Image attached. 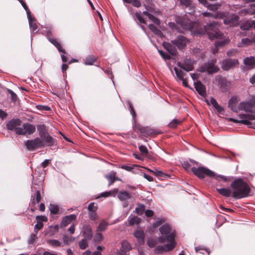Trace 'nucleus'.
I'll return each instance as SVG.
<instances>
[{"mask_svg":"<svg viewBox=\"0 0 255 255\" xmlns=\"http://www.w3.org/2000/svg\"><path fill=\"white\" fill-rule=\"evenodd\" d=\"M97 210V206L94 203H91L88 206V210L90 212H96Z\"/></svg>","mask_w":255,"mask_h":255,"instance_id":"obj_54","label":"nucleus"},{"mask_svg":"<svg viewBox=\"0 0 255 255\" xmlns=\"http://www.w3.org/2000/svg\"><path fill=\"white\" fill-rule=\"evenodd\" d=\"M239 111H244L246 112H252L253 108L249 101L242 102L239 104Z\"/></svg>","mask_w":255,"mask_h":255,"instance_id":"obj_23","label":"nucleus"},{"mask_svg":"<svg viewBox=\"0 0 255 255\" xmlns=\"http://www.w3.org/2000/svg\"><path fill=\"white\" fill-rule=\"evenodd\" d=\"M37 129L40 138L43 141L44 145L46 144L48 146H52L55 144V140L48 134L44 125L38 126Z\"/></svg>","mask_w":255,"mask_h":255,"instance_id":"obj_5","label":"nucleus"},{"mask_svg":"<svg viewBox=\"0 0 255 255\" xmlns=\"http://www.w3.org/2000/svg\"><path fill=\"white\" fill-rule=\"evenodd\" d=\"M140 222V219L136 216L133 217L129 219V224L130 225L138 224Z\"/></svg>","mask_w":255,"mask_h":255,"instance_id":"obj_45","label":"nucleus"},{"mask_svg":"<svg viewBox=\"0 0 255 255\" xmlns=\"http://www.w3.org/2000/svg\"><path fill=\"white\" fill-rule=\"evenodd\" d=\"M148 28L151 31L156 35L160 36L162 34L161 31L152 24H149Z\"/></svg>","mask_w":255,"mask_h":255,"instance_id":"obj_43","label":"nucleus"},{"mask_svg":"<svg viewBox=\"0 0 255 255\" xmlns=\"http://www.w3.org/2000/svg\"><path fill=\"white\" fill-rule=\"evenodd\" d=\"M89 218L91 220H96L97 219V216L96 212H90L89 213Z\"/></svg>","mask_w":255,"mask_h":255,"instance_id":"obj_63","label":"nucleus"},{"mask_svg":"<svg viewBox=\"0 0 255 255\" xmlns=\"http://www.w3.org/2000/svg\"><path fill=\"white\" fill-rule=\"evenodd\" d=\"M245 13V14H255V4H252L250 6V7L247 9L242 10L240 12V14Z\"/></svg>","mask_w":255,"mask_h":255,"instance_id":"obj_31","label":"nucleus"},{"mask_svg":"<svg viewBox=\"0 0 255 255\" xmlns=\"http://www.w3.org/2000/svg\"><path fill=\"white\" fill-rule=\"evenodd\" d=\"M253 26V21H246L241 25L243 30H247Z\"/></svg>","mask_w":255,"mask_h":255,"instance_id":"obj_42","label":"nucleus"},{"mask_svg":"<svg viewBox=\"0 0 255 255\" xmlns=\"http://www.w3.org/2000/svg\"><path fill=\"white\" fill-rule=\"evenodd\" d=\"M134 237L138 240L139 243H143L144 233L142 230H137L134 233Z\"/></svg>","mask_w":255,"mask_h":255,"instance_id":"obj_32","label":"nucleus"},{"mask_svg":"<svg viewBox=\"0 0 255 255\" xmlns=\"http://www.w3.org/2000/svg\"><path fill=\"white\" fill-rule=\"evenodd\" d=\"M131 250V246L128 242L124 241L122 243L121 250L122 252L126 253Z\"/></svg>","mask_w":255,"mask_h":255,"instance_id":"obj_39","label":"nucleus"},{"mask_svg":"<svg viewBox=\"0 0 255 255\" xmlns=\"http://www.w3.org/2000/svg\"><path fill=\"white\" fill-rule=\"evenodd\" d=\"M210 103L219 113L221 114L224 112L223 108L217 103L216 100L214 99L213 98H210Z\"/></svg>","mask_w":255,"mask_h":255,"instance_id":"obj_33","label":"nucleus"},{"mask_svg":"<svg viewBox=\"0 0 255 255\" xmlns=\"http://www.w3.org/2000/svg\"><path fill=\"white\" fill-rule=\"evenodd\" d=\"M217 26H218V23L213 22L210 24H207L205 27V29L210 39L214 38L218 39V41L215 43V48L212 50V52L213 54H216L218 52L219 47L225 46L230 41L228 37L224 36L219 31L213 29Z\"/></svg>","mask_w":255,"mask_h":255,"instance_id":"obj_1","label":"nucleus"},{"mask_svg":"<svg viewBox=\"0 0 255 255\" xmlns=\"http://www.w3.org/2000/svg\"><path fill=\"white\" fill-rule=\"evenodd\" d=\"M218 192L223 196L230 197L232 196V191L228 188H220L217 189Z\"/></svg>","mask_w":255,"mask_h":255,"instance_id":"obj_35","label":"nucleus"},{"mask_svg":"<svg viewBox=\"0 0 255 255\" xmlns=\"http://www.w3.org/2000/svg\"><path fill=\"white\" fill-rule=\"evenodd\" d=\"M180 123V122L179 121L174 119L169 124L168 126L171 128H175Z\"/></svg>","mask_w":255,"mask_h":255,"instance_id":"obj_52","label":"nucleus"},{"mask_svg":"<svg viewBox=\"0 0 255 255\" xmlns=\"http://www.w3.org/2000/svg\"><path fill=\"white\" fill-rule=\"evenodd\" d=\"M177 78L179 79H183L186 73L183 71L182 68L179 67L178 66L174 68Z\"/></svg>","mask_w":255,"mask_h":255,"instance_id":"obj_28","label":"nucleus"},{"mask_svg":"<svg viewBox=\"0 0 255 255\" xmlns=\"http://www.w3.org/2000/svg\"><path fill=\"white\" fill-rule=\"evenodd\" d=\"M203 15L205 17H211L215 18H222L224 17L225 14L223 12H218L214 14L210 12H205L203 13Z\"/></svg>","mask_w":255,"mask_h":255,"instance_id":"obj_29","label":"nucleus"},{"mask_svg":"<svg viewBox=\"0 0 255 255\" xmlns=\"http://www.w3.org/2000/svg\"><path fill=\"white\" fill-rule=\"evenodd\" d=\"M253 42L255 43V36L253 38V41L248 38L242 39L241 42L239 43L238 46L239 47L249 46Z\"/></svg>","mask_w":255,"mask_h":255,"instance_id":"obj_34","label":"nucleus"},{"mask_svg":"<svg viewBox=\"0 0 255 255\" xmlns=\"http://www.w3.org/2000/svg\"><path fill=\"white\" fill-rule=\"evenodd\" d=\"M239 99L236 97H232L229 101V107L234 112L239 111Z\"/></svg>","mask_w":255,"mask_h":255,"instance_id":"obj_14","label":"nucleus"},{"mask_svg":"<svg viewBox=\"0 0 255 255\" xmlns=\"http://www.w3.org/2000/svg\"><path fill=\"white\" fill-rule=\"evenodd\" d=\"M116 173L114 171H111L108 174L106 175V178L109 181V185L112 184L115 180V176Z\"/></svg>","mask_w":255,"mask_h":255,"instance_id":"obj_40","label":"nucleus"},{"mask_svg":"<svg viewBox=\"0 0 255 255\" xmlns=\"http://www.w3.org/2000/svg\"><path fill=\"white\" fill-rule=\"evenodd\" d=\"M36 234H31L30 236V237L28 240V243L29 244H32L34 243V242H35L36 239L37 238Z\"/></svg>","mask_w":255,"mask_h":255,"instance_id":"obj_53","label":"nucleus"},{"mask_svg":"<svg viewBox=\"0 0 255 255\" xmlns=\"http://www.w3.org/2000/svg\"><path fill=\"white\" fill-rule=\"evenodd\" d=\"M47 243L53 247H60L61 246V243L57 240H48Z\"/></svg>","mask_w":255,"mask_h":255,"instance_id":"obj_48","label":"nucleus"},{"mask_svg":"<svg viewBox=\"0 0 255 255\" xmlns=\"http://www.w3.org/2000/svg\"><path fill=\"white\" fill-rule=\"evenodd\" d=\"M191 170L197 176L200 178H204L205 176L210 177L215 176V173L212 171L204 167H192Z\"/></svg>","mask_w":255,"mask_h":255,"instance_id":"obj_8","label":"nucleus"},{"mask_svg":"<svg viewBox=\"0 0 255 255\" xmlns=\"http://www.w3.org/2000/svg\"><path fill=\"white\" fill-rule=\"evenodd\" d=\"M216 60L209 61L203 65L200 66L199 71L201 72H207L209 74L217 73L219 70V68L216 65Z\"/></svg>","mask_w":255,"mask_h":255,"instance_id":"obj_6","label":"nucleus"},{"mask_svg":"<svg viewBox=\"0 0 255 255\" xmlns=\"http://www.w3.org/2000/svg\"><path fill=\"white\" fill-rule=\"evenodd\" d=\"M43 227V224L41 221H37V224L34 226V232L37 234L38 231L40 230Z\"/></svg>","mask_w":255,"mask_h":255,"instance_id":"obj_49","label":"nucleus"},{"mask_svg":"<svg viewBox=\"0 0 255 255\" xmlns=\"http://www.w3.org/2000/svg\"><path fill=\"white\" fill-rule=\"evenodd\" d=\"M199 2L211 10H216L221 6L219 3L215 4H209L207 0H198Z\"/></svg>","mask_w":255,"mask_h":255,"instance_id":"obj_20","label":"nucleus"},{"mask_svg":"<svg viewBox=\"0 0 255 255\" xmlns=\"http://www.w3.org/2000/svg\"><path fill=\"white\" fill-rule=\"evenodd\" d=\"M238 53V50L235 49H232L230 50H229L227 52V55L229 57L234 56L236 55Z\"/></svg>","mask_w":255,"mask_h":255,"instance_id":"obj_57","label":"nucleus"},{"mask_svg":"<svg viewBox=\"0 0 255 255\" xmlns=\"http://www.w3.org/2000/svg\"><path fill=\"white\" fill-rule=\"evenodd\" d=\"M249 102L253 108V107H255V96H252Z\"/></svg>","mask_w":255,"mask_h":255,"instance_id":"obj_64","label":"nucleus"},{"mask_svg":"<svg viewBox=\"0 0 255 255\" xmlns=\"http://www.w3.org/2000/svg\"><path fill=\"white\" fill-rule=\"evenodd\" d=\"M74 240V238L71 236H64L63 237V242L65 244H68Z\"/></svg>","mask_w":255,"mask_h":255,"instance_id":"obj_55","label":"nucleus"},{"mask_svg":"<svg viewBox=\"0 0 255 255\" xmlns=\"http://www.w3.org/2000/svg\"><path fill=\"white\" fill-rule=\"evenodd\" d=\"M159 231L161 234V236L158 238V241L160 243H163L166 241L169 242L167 244V249L168 251L172 250L176 246L175 242V235L174 232L170 226L168 224H165L162 226Z\"/></svg>","mask_w":255,"mask_h":255,"instance_id":"obj_3","label":"nucleus"},{"mask_svg":"<svg viewBox=\"0 0 255 255\" xmlns=\"http://www.w3.org/2000/svg\"><path fill=\"white\" fill-rule=\"evenodd\" d=\"M178 1H179L181 5L192 8L194 7L191 0H178Z\"/></svg>","mask_w":255,"mask_h":255,"instance_id":"obj_44","label":"nucleus"},{"mask_svg":"<svg viewBox=\"0 0 255 255\" xmlns=\"http://www.w3.org/2000/svg\"><path fill=\"white\" fill-rule=\"evenodd\" d=\"M59 231V226L56 225L55 226H49L48 229L45 231V234L49 237L53 236L55 233L58 232Z\"/></svg>","mask_w":255,"mask_h":255,"instance_id":"obj_25","label":"nucleus"},{"mask_svg":"<svg viewBox=\"0 0 255 255\" xmlns=\"http://www.w3.org/2000/svg\"><path fill=\"white\" fill-rule=\"evenodd\" d=\"M177 23L180 25L183 29H188L191 31L201 34L199 31L194 29V27L197 25V23L193 22L186 18H183L182 20L178 18L177 20Z\"/></svg>","mask_w":255,"mask_h":255,"instance_id":"obj_7","label":"nucleus"},{"mask_svg":"<svg viewBox=\"0 0 255 255\" xmlns=\"http://www.w3.org/2000/svg\"><path fill=\"white\" fill-rule=\"evenodd\" d=\"M239 18L238 16L233 14L224 19V23L229 26H235L238 24Z\"/></svg>","mask_w":255,"mask_h":255,"instance_id":"obj_18","label":"nucleus"},{"mask_svg":"<svg viewBox=\"0 0 255 255\" xmlns=\"http://www.w3.org/2000/svg\"><path fill=\"white\" fill-rule=\"evenodd\" d=\"M187 41V39L185 37L180 36L176 39L172 41V42L173 44L177 46L178 48L182 49L185 47Z\"/></svg>","mask_w":255,"mask_h":255,"instance_id":"obj_15","label":"nucleus"},{"mask_svg":"<svg viewBox=\"0 0 255 255\" xmlns=\"http://www.w3.org/2000/svg\"><path fill=\"white\" fill-rule=\"evenodd\" d=\"M49 208L50 212L53 214H56L59 212V207L57 205L50 204Z\"/></svg>","mask_w":255,"mask_h":255,"instance_id":"obj_46","label":"nucleus"},{"mask_svg":"<svg viewBox=\"0 0 255 255\" xmlns=\"http://www.w3.org/2000/svg\"><path fill=\"white\" fill-rule=\"evenodd\" d=\"M239 120L230 118L227 119L229 122H232L235 123H241L247 125L248 127L255 129V122L252 123L251 121L255 120V114H240L238 116Z\"/></svg>","mask_w":255,"mask_h":255,"instance_id":"obj_4","label":"nucleus"},{"mask_svg":"<svg viewBox=\"0 0 255 255\" xmlns=\"http://www.w3.org/2000/svg\"><path fill=\"white\" fill-rule=\"evenodd\" d=\"M103 239V236L101 232H97L94 238V240L96 243H100Z\"/></svg>","mask_w":255,"mask_h":255,"instance_id":"obj_47","label":"nucleus"},{"mask_svg":"<svg viewBox=\"0 0 255 255\" xmlns=\"http://www.w3.org/2000/svg\"><path fill=\"white\" fill-rule=\"evenodd\" d=\"M96 58L92 55L87 56L84 60L85 65H92L96 61Z\"/></svg>","mask_w":255,"mask_h":255,"instance_id":"obj_41","label":"nucleus"},{"mask_svg":"<svg viewBox=\"0 0 255 255\" xmlns=\"http://www.w3.org/2000/svg\"><path fill=\"white\" fill-rule=\"evenodd\" d=\"M194 86L199 95L202 96L206 95V88L200 82H194Z\"/></svg>","mask_w":255,"mask_h":255,"instance_id":"obj_22","label":"nucleus"},{"mask_svg":"<svg viewBox=\"0 0 255 255\" xmlns=\"http://www.w3.org/2000/svg\"><path fill=\"white\" fill-rule=\"evenodd\" d=\"M35 131L34 126L29 124H23L21 127L16 129V134L18 135H25L26 134H31Z\"/></svg>","mask_w":255,"mask_h":255,"instance_id":"obj_9","label":"nucleus"},{"mask_svg":"<svg viewBox=\"0 0 255 255\" xmlns=\"http://www.w3.org/2000/svg\"><path fill=\"white\" fill-rule=\"evenodd\" d=\"M49 41L54 45L58 49L59 52H61L63 53H65V50L63 49L59 42L54 38H49Z\"/></svg>","mask_w":255,"mask_h":255,"instance_id":"obj_38","label":"nucleus"},{"mask_svg":"<svg viewBox=\"0 0 255 255\" xmlns=\"http://www.w3.org/2000/svg\"><path fill=\"white\" fill-rule=\"evenodd\" d=\"M21 121L18 119H13L9 121L6 124V127L8 129L10 130H14L16 133V129L21 125Z\"/></svg>","mask_w":255,"mask_h":255,"instance_id":"obj_16","label":"nucleus"},{"mask_svg":"<svg viewBox=\"0 0 255 255\" xmlns=\"http://www.w3.org/2000/svg\"><path fill=\"white\" fill-rule=\"evenodd\" d=\"M27 15L31 30L34 33H36L38 31V26L35 22V19L31 17L30 11H27Z\"/></svg>","mask_w":255,"mask_h":255,"instance_id":"obj_19","label":"nucleus"},{"mask_svg":"<svg viewBox=\"0 0 255 255\" xmlns=\"http://www.w3.org/2000/svg\"><path fill=\"white\" fill-rule=\"evenodd\" d=\"M118 198L123 201H126L128 199L130 198V195L126 191H121L120 192L118 195Z\"/></svg>","mask_w":255,"mask_h":255,"instance_id":"obj_36","label":"nucleus"},{"mask_svg":"<svg viewBox=\"0 0 255 255\" xmlns=\"http://www.w3.org/2000/svg\"><path fill=\"white\" fill-rule=\"evenodd\" d=\"M148 18L150 20H151L153 22H154L156 25H159L160 24V21L159 19H158L157 18L155 17L154 15L150 14Z\"/></svg>","mask_w":255,"mask_h":255,"instance_id":"obj_51","label":"nucleus"},{"mask_svg":"<svg viewBox=\"0 0 255 255\" xmlns=\"http://www.w3.org/2000/svg\"><path fill=\"white\" fill-rule=\"evenodd\" d=\"M82 235L84 237L88 240L93 237V231L91 227L89 225H84L82 229Z\"/></svg>","mask_w":255,"mask_h":255,"instance_id":"obj_17","label":"nucleus"},{"mask_svg":"<svg viewBox=\"0 0 255 255\" xmlns=\"http://www.w3.org/2000/svg\"><path fill=\"white\" fill-rule=\"evenodd\" d=\"M76 219V215L75 214L65 216L62 220L61 226L63 227H65L69 224L72 221L75 220Z\"/></svg>","mask_w":255,"mask_h":255,"instance_id":"obj_21","label":"nucleus"},{"mask_svg":"<svg viewBox=\"0 0 255 255\" xmlns=\"http://www.w3.org/2000/svg\"><path fill=\"white\" fill-rule=\"evenodd\" d=\"M144 210V206L143 205H140L135 208L136 212L139 214L141 215Z\"/></svg>","mask_w":255,"mask_h":255,"instance_id":"obj_56","label":"nucleus"},{"mask_svg":"<svg viewBox=\"0 0 255 255\" xmlns=\"http://www.w3.org/2000/svg\"><path fill=\"white\" fill-rule=\"evenodd\" d=\"M150 172L155 174L156 176L160 178L169 177V176L167 174L164 173L162 171L159 170L158 169L154 168L153 170L150 169H147Z\"/></svg>","mask_w":255,"mask_h":255,"instance_id":"obj_27","label":"nucleus"},{"mask_svg":"<svg viewBox=\"0 0 255 255\" xmlns=\"http://www.w3.org/2000/svg\"><path fill=\"white\" fill-rule=\"evenodd\" d=\"M134 6L138 7L141 5V3L139 0H132L130 1V3Z\"/></svg>","mask_w":255,"mask_h":255,"instance_id":"obj_61","label":"nucleus"},{"mask_svg":"<svg viewBox=\"0 0 255 255\" xmlns=\"http://www.w3.org/2000/svg\"><path fill=\"white\" fill-rule=\"evenodd\" d=\"M139 149L140 152L144 155H146L148 153V150L146 147L144 145H140L139 147Z\"/></svg>","mask_w":255,"mask_h":255,"instance_id":"obj_59","label":"nucleus"},{"mask_svg":"<svg viewBox=\"0 0 255 255\" xmlns=\"http://www.w3.org/2000/svg\"><path fill=\"white\" fill-rule=\"evenodd\" d=\"M118 189L115 188L111 191L104 192L101 194L100 197H107L110 196H115L118 193Z\"/></svg>","mask_w":255,"mask_h":255,"instance_id":"obj_37","label":"nucleus"},{"mask_svg":"<svg viewBox=\"0 0 255 255\" xmlns=\"http://www.w3.org/2000/svg\"><path fill=\"white\" fill-rule=\"evenodd\" d=\"M86 239H83L79 242V247L81 249L84 250L88 246V243Z\"/></svg>","mask_w":255,"mask_h":255,"instance_id":"obj_50","label":"nucleus"},{"mask_svg":"<svg viewBox=\"0 0 255 255\" xmlns=\"http://www.w3.org/2000/svg\"><path fill=\"white\" fill-rule=\"evenodd\" d=\"M232 189V197L236 199H241L247 197L250 192L248 184L241 179H238L231 185Z\"/></svg>","mask_w":255,"mask_h":255,"instance_id":"obj_2","label":"nucleus"},{"mask_svg":"<svg viewBox=\"0 0 255 255\" xmlns=\"http://www.w3.org/2000/svg\"><path fill=\"white\" fill-rule=\"evenodd\" d=\"M41 199V197L39 191H37L35 195H32L31 198L30 204L34 206L36 204L38 203Z\"/></svg>","mask_w":255,"mask_h":255,"instance_id":"obj_26","label":"nucleus"},{"mask_svg":"<svg viewBox=\"0 0 255 255\" xmlns=\"http://www.w3.org/2000/svg\"><path fill=\"white\" fill-rule=\"evenodd\" d=\"M244 63L249 68L255 67V58L254 57H246L244 60Z\"/></svg>","mask_w":255,"mask_h":255,"instance_id":"obj_24","label":"nucleus"},{"mask_svg":"<svg viewBox=\"0 0 255 255\" xmlns=\"http://www.w3.org/2000/svg\"><path fill=\"white\" fill-rule=\"evenodd\" d=\"M193 60L190 59H186L184 60L183 63L178 62L177 66L180 68H182L183 69L186 71L189 72L192 71L194 69L193 67Z\"/></svg>","mask_w":255,"mask_h":255,"instance_id":"obj_13","label":"nucleus"},{"mask_svg":"<svg viewBox=\"0 0 255 255\" xmlns=\"http://www.w3.org/2000/svg\"><path fill=\"white\" fill-rule=\"evenodd\" d=\"M135 16L138 21L141 23H145L144 19L142 18L140 12H136Z\"/></svg>","mask_w":255,"mask_h":255,"instance_id":"obj_58","label":"nucleus"},{"mask_svg":"<svg viewBox=\"0 0 255 255\" xmlns=\"http://www.w3.org/2000/svg\"><path fill=\"white\" fill-rule=\"evenodd\" d=\"M26 148L30 151L34 149L44 147V143L43 141L39 137H36L34 139L27 140L25 142Z\"/></svg>","mask_w":255,"mask_h":255,"instance_id":"obj_10","label":"nucleus"},{"mask_svg":"<svg viewBox=\"0 0 255 255\" xmlns=\"http://www.w3.org/2000/svg\"><path fill=\"white\" fill-rule=\"evenodd\" d=\"M134 6L138 7L141 5V3L139 0H132L130 1V3Z\"/></svg>","mask_w":255,"mask_h":255,"instance_id":"obj_62","label":"nucleus"},{"mask_svg":"<svg viewBox=\"0 0 255 255\" xmlns=\"http://www.w3.org/2000/svg\"><path fill=\"white\" fill-rule=\"evenodd\" d=\"M238 64L239 62L237 59H226L222 61L221 67L223 70L227 71L233 68Z\"/></svg>","mask_w":255,"mask_h":255,"instance_id":"obj_11","label":"nucleus"},{"mask_svg":"<svg viewBox=\"0 0 255 255\" xmlns=\"http://www.w3.org/2000/svg\"><path fill=\"white\" fill-rule=\"evenodd\" d=\"M155 249L157 251L161 252L169 251L167 249V245L165 246H158Z\"/></svg>","mask_w":255,"mask_h":255,"instance_id":"obj_60","label":"nucleus"},{"mask_svg":"<svg viewBox=\"0 0 255 255\" xmlns=\"http://www.w3.org/2000/svg\"><path fill=\"white\" fill-rule=\"evenodd\" d=\"M215 82V84L223 90H226L227 89L230 85V83L228 82L225 78H223L220 75H218L216 77Z\"/></svg>","mask_w":255,"mask_h":255,"instance_id":"obj_12","label":"nucleus"},{"mask_svg":"<svg viewBox=\"0 0 255 255\" xmlns=\"http://www.w3.org/2000/svg\"><path fill=\"white\" fill-rule=\"evenodd\" d=\"M109 226L108 222L106 220L101 221L97 228V232H102L105 231Z\"/></svg>","mask_w":255,"mask_h":255,"instance_id":"obj_30","label":"nucleus"}]
</instances>
